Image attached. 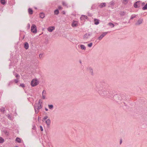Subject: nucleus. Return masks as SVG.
Segmentation results:
<instances>
[{
    "label": "nucleus",
    "instance_id": "f257e3e1",
    "mask_svg": "<svg viewBox=\"0 0 147 147\" xmlns=\"http://www.w3.org/2000/svg\"><path fill=\"white\" fill-rule=\"evenodd\" d=\"M98 92L100 96L108 98H112L113 95V92L108 91L105 88L99 91Z\"/></svg>",
    "mask_w": 147,
    "mask_h": 147
},
{
    "label": "nucleus",
    "instance_id": "9b49d317",
    "mask_svg": "<svg viewBox=\"0 0 147 147\" xmlns=\"http://www.w3.org/2000/svg\"><path fill=\"white\" fill-rule=\"evenodd\" d=\"M55 29L54 26H50L47 28V30L50 32H52Z\"/></svg>",
    "mask_w": 147,
    "mask_h": 147
},
{
    "label": "nucleus",
    "instance_id": "4d7b16f0",
    "mask_svg": "<svg viewBox=\"0 0 147 147\" xmlns=\"http://www.w3.org/2000/svg\"><path fill=\"white\" fill-rule=\"evenodd\" d=\"M28 25H29V26H29V27H30V25L29 24H28Z\"/></svg>",
    "mask_w": 147,
    "mask_h": 147
},
{
    "label": "nucleus",
    "instance_id": "72a5a7b5",
    "mask_svg": "<svg viewBox=\"0 0 147 147\" xmlns=\"http://www.w3.org/2000/svg\"><path fill=\"white\" fill-rule=\"evenodd\" d=\"M48 118V116H45L43 118V119L42 120V121H45Z\"/></svg>",
    "mask_w": 147,
    "mask_h": 147
},
{
    "label": "nucleus",
    "instance_id": "2eb2a0df",
    "mask_svg": "<svg viewBox=\"0 0 147 147\" xmlns=\"http://www.w3.org/2000/svg\"><path fill=\"white\" fill-rule=\"evenodd\" d=\"M24 47L26 49H27L28 48L29 45L28 42H25L24 45Z\"/></svg>",
    "mask_w": 147,
    "mask_h": 147
},
{
    "label": "nucleus",
    "instance_id": "412c9836",
    "mask_svg": "<svg viewBox=\"0 0 147 147\" xmlns=\"http://www.w3.org/2000/svg\"><path fill=\"white\" fill-rule=\"evenodd\" d=\"M90 72L92 75L93 74V70L92 69L91 67H89V69Z\"/></svg>",
    "mask_w": 147,
    "mask_h": 147
},
{
    "label": "nucleus",
    "instance_id": "9d476101",
    "mask_svg": "<svg viewBox=\"0 0 147 147\" xmlns=\"http://www.w3.org/2000/svg\"><path fill=\"white\" fill-rule=\"evenodd\" d=\"M143 21V19L140 18L138 20L137 22H136L135 23L136 25H139L141 24L142 23V21Z\"/></svg>",
    "mask_w": 147,
    "mask_h": 147
},
{
    "label": "nucleus",
    "instance_id": "ddd939ff",
    "mask_svg": "<svg viewBox=\"0 0 147 147\" xmlns=\"http://www.w3.org/2000/svg\"><path fill=\"white\" fill-rule=\"evenodd\" d=\"M45 123L47 126H49L51 124V121L50 119H48L45 121Z\"/></svg>",
    "mask_w": 147,
    "mask_h": 147
},
{
    "label": "nucleus",
    "instance_id": "a211bd4d",
    "mask_svg": "<svg viewBox=\"0 0 147 147\" xmlns=\"http://www.w3.org/2000/svg\"><path fill=\"white\" fill-rule=\"evenodd\" d=\"M39 16L41 18H44L45 16V14L42 12L40 13Z\"/></svg>",
    "mask_w": 147,
    "mask_h": 147
},
{
    "label": "nucleus",
    "instance_id": "a878e982",
    "mask_svg": "<svg viewBox=\"0 0 147 147\" xmlns=\"http://www.w3.org/2000/svg\"><path fill=\"white\" fill-rule=\"evenodd\" d=\"M108 25H109V26H111V27L112 28L114 27L115 26L114 24L111 22L109 23L108 24Z\"/></svg>",
    "mask_w": 147,
    "mask_h": 147
},
{
    "label": "nucleus",
    "instance_id": "5fc2aeb1",
    "mask_svg": "<svg viewBox=\"0 0 147 147\" xmlns=\"http://www.w3.org/2000/svg\"><path fill=\"white\" fill-rule=\"evenodd\" d=\"M80 63H81L82 62H81V61H80Z\"/></svg>",
    "mask_w": 147,
    "mask_h": 147
},
{
    "label": "nucleus",
    "instance_id": "f704fd0d",
    "mask_svg": "<svg viewBox=\"0 0 147 147\" xmlns=\"http://www.w3.org/2000/svg\"><path fill=\"white\" fill-rule=\"evenodd\" d=\"M48 118V116H45L43 118V119L42 120V121H45Z\"/></svg>",
    "mask_w": 147,
    "mask_h": 147
},
{
    "label": "nucleus",
    "instance_id": "bf43d9fd",
    "mask_svg": "<svg viewBox=\"0 0 147 147\" xmlns=\"http://www.w3.org/2000/svg\"><path fill=\"white\" fill-rule=\"evenodd\" d=\"M39 57H41V56H40V54L39 55Z\"/></svg>",
    "mask_w": 147,
    "mask_h": 147
},
{
    "label": "nucleus",
    "instance_id": "f8f14e48",
    "mask_svg": "<svg viewBox=\"0 0 147 147\" xmlns=\"http://www.w3.org/2000/svg\"><path fill=\"white\" fill-rule=\"evenodd\" d=\"M71 26L73 27L77 26H78L77 22L74 21L72 23Z\"/></svg>",
    "mask_w": 147,
    "mask_h": 147
},
{
    "label": "nucleus",
    "instance_id": "ea45409f",
    "mask_svg": "<svg viewBox=\"0 0 147 147\" xmlns=\"http://www.w3.org/2000/svg\"><path fill=\"white\" fill-rule=\"evenodd\" d=\"M40 130L41 131H42L43 130V127H42V126H40Z\"/></svg>",
    "mask_w": 147,
    "mask_h": 147
},
{
    "label": "nucleus",
    "instance_id": "4c0bfd02",
    "mask_svg": "<svg viewBox=\"0 0 147 147\" xmlns=\"http://www.w3.org/2000/svg\"><path fill=\"white\" fill-rule=\"evenodd\" d=\"M85 17L84 15H82V16L81 17H80V19L81 20L83 19H85Z\"/></svg>",
    "mask_w": 147,
    "mask_h": 147
},
{
    "label": "nucleus",
    "instance_id": "7ed1b4c3",
    "mask_svg": "<svg viewBox=\"0 0 147 147\" xmlns=\"http://www.w3.org/2000/svg\"><path fill=\"white\" fill-rule=\"evenodd\" d=\"M125 98V96L122 94H116L113 96V100L118 102Z\"/></svg>",
    "mask_w": 147,
    "mask_h": 147
},
{
    "label": "nucleus",
    "instance_id": "7c9ffc66",
    "mask_svg": "<svg viewBox=\"0 0 147 147\" xmlns=\"http://www.w3.org/2000/svg\"><path fill=\"white\" fill-rule=\"evenodd\" d=\"M128 0H123V3L125 4H126L128 2Z\"/></svg>",
    "mask_w": 147,
    "mask_h": 147
},
{
    "label": "nucleus",
    "instance_id": "5701e85b",
    "mask_svg": "<svg viewBox=\"0 0 147 147\" xmlns=\"http://www.w3.org/2000/svg\"><path fill=\"white\" fill-rule=\"evenodd\" d=\"M125 12L123 11H121L120 13V15L121 16H123L125 15Z\"/></svg>",
    "mask_w": 147,
    "mask_h": 147
},
{
    "label": "nucleus",
    "instance_id": "cd10ccee",
    "mask_svg": "<svg viewBox=\"0 0 147 147\" xmlns=\"http://www.w3.org/2000/svg\"><path fill=\"white\" fill-rule=\"evenodd\" d=\"M4 142V139L2 137H0V143H2Z\"/></svg>",
    "mask_w": 147,
    "mask_h": 147
},
{
    "label": "nucleus",
    "instance_id": "864d4df0",
    "mask_svg": "<svg viewBox=\"0 0 147 147\" xmlns=\"http://www.w3.org/2000/svg\"><path fill=\"white\" fill-rule=\"evenodd\" d=\"M125 23H126V22H123V23H124V24H125Z\"/></svg>",
    "mask_w": 147,
    "mask_h": 147
},
{
    "label": "nucleus",
    "instance_id": "37998d69",
    "mask_svg": "<svg viewBox=\"0 0 147 147\" xmlns=\"http://www.w3.org/2000/svg\"><path fill=\"white\" fill-rule=\"evenodd\" d=\"M7 117L9 119H10L11 117V116L10 115H8Z\"/></svg>",
    "mask_w": 147,
    "mask_h": 147
},
{
    "label": "nucleus",
    "instance_id": "423d86ee",
    "mask_svg": "<svg viewBox=\"0 0 147 147\" xmlns=\"http://www.w3.org/2000/svg\"><path fill=\"white\" fill-rule=\"evenodd\" d=\"M31 31L33 33L36 34L37 32L36 26L34 24L32 25L31 28Z\"/></svg>",
    "mask_w": 147,
    "mask_h": 147
},
{
    "label": "nucleus",
    "instance_id": "13d9d810",
    "mask_svg": "<svg viewBox=\"0 0 147 147\" xmlns=\"http://www.w3.org/2000/svg\"><path fill=\"white\" fill-rule=\"evenodd\" d=\"M39 57H41V56H40V54L39 55Z\"/></svg>",
    "mask_w": 147,
    "mask_h": 147
},
{
    "label": "nucleus",
    "instance_id": "0eeeda50",
    "mask_svg": "<svg viewBox=\"0 0 147 147\" xmlns=\"http://www.w3.org/2000/svg\"><path fill=\"white\" fill-rule=\"evenodd\" d=\"M141 3V1H140L136 2L134 3V7L136 8L140 7V5Z\"/></svg>",
    "mask_w": 147,
    "mask_h": 147
},
{
    "label": "nucleus",
    "instance_id": "f3484780",
    "mask_svg": "<svg viewBox=\"0 0 147 147\" xmlns=\"http://www.w3.org/2000/svg\"><path fill=\"white\" fill-rule=\"evenodd\" d=\"M94 24L95 25H98L99 24V20L95 18L94 20Z\"/></svg>",
    "mask_w": 147,
    "mask_h": 147
},
{
    "label": "nucleus",
    "instance_id": "c85d7f7f",
    "mask_svg": "<svg viewBox=\"0 0 147 147\" xmlns=\"http://www.w3.org/2000/svg\"><path fill=\"white\" fill-rule=\"evenodd\" d=\"M136 15H133L131 16V18H130V19L132 20L134 18H135L136 17Z\"/></svg>",
    "mask_w": 147,
    "mask_h": 147
},
{
    "label": "nucleus",
    "instance_id": "09e8293b",
    "mask_svg": "<svg viewBox=\"0 0 147 147\" xmlns=\"http://www.w3.org/2000/svg\"><path fill=\"white\" fill-rule=\"evenodd\" d=\"M84 16H85V18L86 19L87 18H88L87 16H86L85 15H84Z\"/></svg>",
    "mask_w": 147,
    "mask_h": 147
},
{
    "label": "nucleus",
    "instance_id": "79ce46f5",
    "mask_svg": "<svg viewBox=\"0 0 147 147\" xmlns=\"http://www.w3.org/2000/svg\"><path fill=\"white\" fill-rule=\"evenodd\" d=\"M42 98L43 99H45V95H42Z\"/></svg>",
    "mask_w": 147,
    "mask_h": 147
},
{
    "label": "nucleus",
    "instance_id": "393cba45",
    "mask_svg": "<svg viewBox=\"0 0 147 147\" xmlns=\"http://www.w3.org/2000/svg\"><path fill=\"white\" fill-rule=\"evenodd\" d=\"M0 2L1 4L4 5L5 4L6 2L5 0H1Z\"/></svg>",
    "mask_w": 147,
    "mask_h": 147
},
{
    "label": "nucleus",
    "instance_id": "aec40b11",
    "mask_svg": "<svg viewBox=\"0 0 147 147\" xmlns=\"http://www.w3.org/2000/svg\"><path fill=\"white\" fill-rule=\"evenodd\" d=\"M16 141L18 142L19 143H20L21 142V140L18 137H17L16 138Z\"/></svg>",
    "mask_w": 147,
    "mask_h": 147
},
{
    "label": "nucleus",
    "instance_id": "603ef678",
    "mask_svg": "<svg viewBox=\"0 0 147 147\" xmlns=\"http://www.w3.org/2000/svg\"><path fill=\"white\" fill-rule=\"evenodd\" d=\"M36 128V127L35 126H34V127L32 128L33 129H35Z\"/></svg>",
    "mask_w": 147,
    "mask_h": 147
},
{
    "label": "nucleus",
    "instance_id": "dca6fc26",
    "mask_svg": "<svg viewBox=\"0 0 147 147\" xmlns=\"http://www.w3.org/2000/svg\"><path fill=\"white\" fill-rule=\"evenodd\" d=\"M28 12L29 14L32 15L33 13V11L32 9L29 8L28 9Z\"/></svg>",
    "mask_w": 147,
    "mask_h": 147
},
{
    "label": "nucleus",
    "instance_id": "c03bdc74",
    "mask_svg": "<svg viewBox=\"0 0 147 147\" xmlns=\"http://www.w3.org/2000/svg\"><path fill=\"white\" fill-rule=\"evenodd\" d=\"M141 4H142V6H144V5H145V3H144V2H142H142H141Z\"/></svg>",
    "mask_w": 147,
    "mask_h": 147
},
{
    "label": "nucleus",
    "instance_id": "bb28decb",
    "mask_svg": "<svg viewBox=\"0 0 147 147\" xmlns=\"http://www.w3.org/2000/svg\"><path fill=\"white\" fill-rule=\"evenodd\" d=\"M49 108L51 109H52L53 106L52 105H48Z\"/></svg>",
    "mask_w": 147,
    "mask_h": 147
},
{
    "label": "nucleus",
    "instance_id": "6e6552de",
    "mask_svg": "<svg viewBox=\"0 0 147 147\" xmlns=\"http://www.w3.org/2000/svg\"><path fill=\"white\" fill-rule=\"evenodd\" d=\"M91 35L92 33L90 32H89L88 34L86 33L84 36V39H87L89 38L90 36H91Z\"/></svg>",
    "mask_w": 147,
    "mask_h": 147
},
{
    "label": "nucleus",
    "instance_id": "473e14b6",
    "mask_svg": "<svg viewBox=\"0 0 147 147\" xmlns=\"http://www.w3.org/2000/svg\"><path fill=\"white\" fill-rule=\"evenodd\" d=\"M46 94V91L45 90H44L42 93V95H45Z\"/></svg>",
    "mask_w": 147,
    "mask_h": 147
},
{
    "label": "nucleus",
    "instance_id": "8fccbe9b",
    "mask_svg": "<svg viewBox=\"0 0 147 147\" xmlns=\"http://www.w3.org/2000/svg\"><path fill=\"white\" fill-rule=\"evenodd\" d=\"M40 99L39 100L38 102V103H40Z\"/></svg>",
    "mask_w": 147,
    "mask_h": 147
},
{
    "label": "nucleus",
    "instance_id": "c9c22d12",
    "mask_svg": "<svg viewBox=\"0 0 147 147\" xmlns=\"http://www.w3.org/2000/svg\"><path fill=\"white\" fill-rule=\"evenodd\" d=\"M5 108L3 107H2L0 109V111L1 112H4L5 111Z\"/></svg>",
    "mask_w": 147,
    "mask_h": 147
},
{
    "label": "nucleus",
    "instance_id": "e433bc0d",
    "mask_svg": "<svg viewBox=\"0 0 147 147\" xmlns=\"http://www.w3.org/2000/svg\"><path fill=\"white\" fill-rule=\"evenodd\" d=\"M92 42L90 43L88 45V46L89 47H91L92 46Z\"/></svg>",
    "mask_w": 147,
    "mask_h": 147
},
{
    "label": "nucleus",
    "instance_id": "58836bf2",
    "mask_svg": "<svg viewBox=\"0 0 147 147\" xmlns=\"http://www.w3.org/2000/svg\"><path fill=\"white\" fill-rule=\"evenodd\" d=\"M20 86L23 88H24L25 87L24 84H20Z\"/></svg>",
    "mask_w": 147,
    "mask_h": 147
},
{
    "label": "nucleus",
    "instance_id": "6ab92c4d",
    "mask_svg": "<svg viewBox=\"0 0 147 147\" xmlns=\"http://www.w3.org/2000/svg\"><path fill=\"white\" fill-rule=\"evenodd\" d=\"M80 48L82 50H85L86 49V47L84 45H80Z\"/></svg>",
    "mask_w": 147,
    "mask_h": 147
},
{
    "label": "nucleus",
    "instance_id": "49530a36",
    "mask_svg": "<svg viewBox=\"0 0 147 147\" xmlns=\"http://www.w3.org/2000/svg\"><path fill=\"white\" fill-rule=\"evenodd\" d=\"M40 119V117H38V121H39V119Z\"/></svg>",
    "mask_w": 147,
    "mask_h": 147
},
{
    "label": "nucleus",
    "instance_id": "de8ad7c7",
    "mask_svg": "<svg viewBox=\"0 0 147 147\" xmlns=\"http://www.w3.org/2000/svg\"><path fill=\"white\" fill-rule=\"evenodd\" d=\"M122 142V140H121L120 141V144H121Z\"/></svg>",
    "mask_w": 147,
    "mask_h": 147
},
{
    "label": "nucleus",
    "instance_id": "2f4dec72",
    "mask_svg": "<svg viewBox=\"0 0 147 147\" xmlns=\"http://www.w3.org/2000/svg\"><path fill=\"white\" fill-rule=\"evenodd\" d=\"M15 75L17 79H19V78L20 77L19 75L18 74L16 73V74Z\"/></svg>",
    "mask_w": 147,
    "mask_h": 147
},
{
    "label": "nucleus",
    "instance_id": "4468645a",
    "mask_svg": "<svg viewBox=\"0 0 147 147\" xmlns=\"http://www.w3.org/2000/svg\"><path fill=\"white\" fill-rule=\"evenodd\" d=\"M106 3H101L99 5V7L100 8H102L104 7H105L106 6Z\"/></svg>",
    "mask_w": 147,
    "mask_h": 147
},
{
    "label": "nucleus",
    "instance_id": "4be33fe9",
    "mask_svg": "<svg viewBox=\"0 0 147 147\" xmlns=\"http://www.w3.org/2000/svg\"><path fill=\"white\" fill-rule=\"evenodd\" d=\"M142 9L143 10H145L147 9V3L142 7Z\"/></svg>",
    "mask_w": 147,
    "mask_h": 147
},
{
    "label": "nucleus",
    "instance_id": "20e7f679",
    "mask_svg": "<svg viewBox=\"0 0 147 147\" xmlns=\"http://www.w3.org/2000/svg\"><path fill=\"white\" fill-rule=\"evenodd\" d=\"M34 107L35 113L37 114L39 112V110L42 108V106L40 103H36Z\"/></svg>",
    "mask_w": 147,
    "mask_h": 147
},
{
    "label": "nucleus",
    "instance_id": "39448f33",
    "mask_svg": "<svg viewBox=\"0 0 147 147\" xmlns=\"http://www.w3.org/2000/svg\"><path fill=\"white\" fill-rule=\"evenodd\" d=\"M38 81L36 79H34L31 81V84L32 86L34 87L38 85Z\"/></svg>",
    "mask_w": 147,
    "mask_h": 147
},
{
    "label": "nucleus",
    "instance_id": "6e6d98bb",
    "mask_svg": "<svg viewBox=\"0 0 147 147\" xmlns=\"http://www.w3.org/2000/svg\"><path fill=\"white\" fill-rule=\"evenodd\" d=\"M28 25H29V26H29V27H30V25L29 24H28Z\"/></svg>",
    "mask_w": 147,
    "mask_h": 147
},
{
    "label": "nucleus",
    "instance_id": "c756f323",
    "mask_svg": "<svg viewBox=\"0 0 147 147\" xmlns=\"http://www.w3.org/2000/svg\"><path fill=\"white\" fill-rule=\"evenodd\" d=\"M62 4L64 6H67V4L66 2L64 1H63L62 2Z\"/></svg>",
    "mask_w": 147,
    "mask_h": 147
},
{
    "label": "nucleus",
    "instance_id": "3c124183",
    "mask_svg": "<svg viewBox=\"0 0 147 147\" xmlns=\"http://www.w3.org/2000/svg\"><path fill=\"white\" fill-rule=\"evenodd\" d=\"M45 110L46 111H48V109L47 108H45Z\"/></svg>",
    "mask_w": 147,
    "mask_h": 147
},
{
    "label": "nucleus",
    "instance_id": "f03ea898",
    "mask_svg": "<svg viewBox=\"0 0 147 147\" xmlns=\"http://www.w3.org/2000/svg\"><path fill=\"white\" fill-rule=\"evenodd\" d=\"M105 82H103L97 83L96 84L95 89L98 92L105 88Z\"/></svg>",
    "mask_w": 147,
    "mask_h": 147
},
{
    "label": "nucleus",
    "instance_id": "a19ab883",
    "mask_svg": "<svg viewBox=\"0 0 147 147\" xmlns=\"http://www.w3.org/2000/svg\"><path fill=\"white\" fill-rule=\"evenodd\" d=\"M14 81L16 83H17L18 81V79H15Z\"/></svg>",
    "mask_w": 147,
    "mask_h": 147
},
{
    "label": "nucleus",
    "instance_id": "b1692460",
    "mask_svg": "<svg viewBox=\"0 0 147 147\" xmlns=\"http://www.w3.org/2000/svg\"><path fill=\"white\" fill-rule=\"evenodd\" d=\"M59 13V10L58 9H57L54 11V13L55 14L58 15Z\"/></svg>",
    "mask_w": 147,
    "mask_h": 147
},
{
    "label": "nucleus",
    "instance_id": "1a4fd4ad",
    "mask_svg": "<svg viewBox=\"0 0 147 147\" xmlns=\"http://www.w3.org/2000/svg\"><path fill=\"white\" fill-rule=\"evenodd\" d=\"M108 32H103L102 34L98 38V39L99 40H101L102 38L107 34Z\"/></svg>",
    "mask_w": 147,
    "mask_h": 147
},
{
    "label": "nucleus",
    "instance_id": "a18cd8bd",
    "mask_svg": "<svg viewBox=\"0 0 147 147\" xmlns=\"http://www.w3.org/2000/svg\"><path fill=\"white\" fill-rule=\"evenodd\" d=\"M58 9H62V7L61 6H59L58 7Z\"/></svg>",
    "mask_w": 147,
    "mask_h": 147
}]
</instances>
